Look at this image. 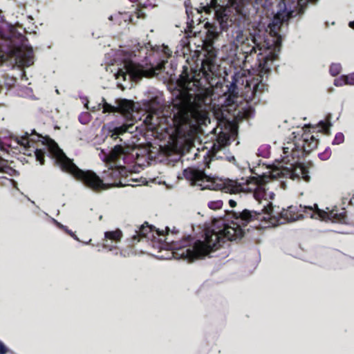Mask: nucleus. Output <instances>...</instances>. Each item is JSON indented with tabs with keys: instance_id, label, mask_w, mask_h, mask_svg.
Here are the masks:
<instances>
[{
	"instance_id": "nucleus-26",
	"label": "nucleus",
	"mask_w": 354,
	"mask_h": 354,
	"mask_svg": "<svg viewBox=\"0 0 354 354\" xmlns=\"http://www.w3.org/2000/svg\"><path fill=\"white\" fill-rule=\"evenodd\" d=\"M103 248L111 251L116 248V245L113 244L112 242L109 243V240L106 239L103 243Z\"/></svg>"
},
{
	"instance_id": "nucleus-25",
	"label": "nucleus",
	"mask_w": 354,
	"mask_h": 354,
	"mask_svg": "<svg viewBox=\"0 0 354 354\" xmlns=\"http://www.w3.org/2000/svg\"><path fill=\"white\" fill-rule=\"evenodd\" d=\"M334 84L336 86H342L344 85H347L346 83V77L345 75H342L338 78H336L334 80Z\"/></svg>"
},
{
	"instance_id": "nucleus-1",
	"label": "nucleus",
	"mask_w": 354,
	"mask_h": 354,
	"mask_svg": "<svg viewBox=\"0 0 354 354\" xmlns=\"http://www.w3.org/2000/svg\"><path fill=\"white\" fill-rule=\"evenodd\" d=\"M279 178H289L292 180H304L309 182L310 176L307 169L301 164H281L276 166L268 174H263L247 179L245 183L230 181L226 186L227 192L236 194L246 191L253 192L254 198L262 206L260 211H251L247 209L225 210V216L231 219L230 223L224 220L218 221L223 229L206 230L205 241H196L192 243L188 236L180 244L174 245V257L188 261L203 258L217 250L224 239L227 241L240 240L245 232V227L255 221H260L264 227H275L288 222L301 219L304 216L297 212V207L290 206L287 209L279 210L274 207L272 201L274 197L270 190L272 183L270 180Z\"/></svg>"
},
{
	"instance_id": "nucleus-23",
	"label": "nucleus",
	"mask_w": 354,
	"mask_h": 354,
	"mask_svg": "<svg viewBox=\"0 0 354 354\" xmlns=\"http://www.w3.org/2000/svg\"><path fill=\"white\" fill-rule=\"evenodd\" d=\"M342 71V66L340 64H332L330 67V73L333 76H337Z\"/></svg>"
},
{
	"instance_id": "nucleus-19",
	"label": "nucleus",
	"mask_w": 354,
	"mask_h": 354,
	"mask_svg": "<svg viewBox=\"0 0 354 354\" xmlns=\"http://www.w3.org/2000/svg\"><path fill=\"white\" fill-rule=\"evenodd\" d=\"M105 239L111 240L115 241L118 243L120 241L122 237V232L120 230L114 231H108L104 233Z\"/></svg>"
},
{
	"instance_id": "nucleus-18",
	"label": "nucleus",
	"mask_w": 354,
	"mask_h": 354,
	"mask_svg": "<svg viewBox=\"0 0 354 354\" xmlns=\"http://www.w3.org/2000/svg\"><path fill=\"white\" fill-rule=\"evenodd\" d=\"M151 227L146 223V225H142L138 230H135L136 234L133 236V239L137 241H140V238L147 237L149 232H151Z\"/></svg>"
},
{
	"instance_id": "nucleus-29",
	"label": "nucleus",
	"mask_w": 354,
	"mask_h": 354,
	"mask_svg": "<svg viewBox=\"0 0 354 354\" xmlns=\"http://www.w3.org/2000/svg\"><path fill=\"white\" fill-rule=\"evenodd\" d=\"M228 203L232 208H234L237 206V202L235 199H230Z\"/></svg>"
},
{
	"instance_id": "nucleus-20",
	"label": "nucleus",
	"mask_w": 354,
	"mask_h": 354,
	"mask_svg": "<svg viewBox=\"0 0 354 354\" xmlns=\"http://www.w3.org/2000/svg\"><path fill=\"white\" fill-rule=\"evenodd\" d=\"M332 124L330 122V116H328L326 121H320L318 124L319 131L323 132L326 135L330 134V127Z\"/></svg>"
},
{
	"instance_id": "nucleus-31",
	"label": "nucleus",
	"mask_w": 354,
	"mask_h": 354,
	"mask_svg": "<svg viewBox=\"0 0 354 354\" xmlns=\"http://www.w3.org/2000/svg\"><path fill=\"white\" fill-rule=\"evenodd\" d=\"M64 231H65L66 233H68L71 236H74V233H73L71 230H68L67 227H66V229L64 230Z\"/></svg>"
},
{
	"instance_id": "nucleus-4",
	"label": "nucleus",
	"mask_w": 354,
	"mask_h": 354,
	"mask_svg": "<svg viewBox=\"0 0 354 354\" xmlns=\"http://www.w3.org/2000/svg\"><path fill=\"white\" fill-rule=\"evenodd\" d=\"M244 5L245 0H205V3H201L197 9L198 12H204L207 15L214 13V19L219 25L218 29L215 24L210 22L205 24V28L207 30L206 39L209 46L217 39L221 31L227 29L231 10L241 14Z\"/></svg>"
},
{
	"instance_id": "nucleus-38",
	"label": "nucleus",
	"mask_w": 354,
	"mask_h": 354,
	"mask_svg": "<svg viewBox=\"0 0 354 354\" xmlns=\"http://www.w3.org/2000/svg\"><path fill=\"white\" fill-rule=\"evenodd\" d=\"M339 137L342 138L343 137L342 134H339Z\"/></svg>"
},
{
	"instance_id": "nucleus-11",
	"label": "nucleus",
	"mask_w": 354,
	"mask_h": 354,
	"mask_svg": "<svg viewBox=\"0 0 354 354\" xmlns=\"http://www.w3.org/2000/svg\"><path fill=\"white\" fill-rule=\"evenodd\" d=\"M318 139L310 133H304L296 138L293 142H288L283 147V153L288 156L291 153L293 158L299 156V153H310L317 148Z\"/></svg>"
},
{
	"instance_id": "nucleus-33",
	"label": "nucleus",
	"mask_w": 354,
	"mask_h": 354,
	"mask_svg": "<svg viewBox=\"0 0 354 354\" xmlns=\"http://www.w3.org/2000/svg\"><path fill=\"white\" fill-rule=\"evenodd\" d=\"M22 79L23 80H28L26 74V73L24 71L22 73Z\"/></svg>"
},
{
	"instance_id": "nucleus-8",
	"label": "nucleus",
	"mask_w": 354,
	"mask_h": 354,
	"mask_svg": "<svg viewBox=\"0 0 354 354\" xmlns=\"http://www.w3.org/2000/svg\"><path fill=\"white\" fill-rule=\"evenodd\" d=\"M158 50L162 52L166 56V59L170 57L172 54V50L164 44L158 47ZM167 63V59H162L155 68H144L142 66L137 64L133 62H126L123 67L118 69L115 74V77L118 80V83H120V80L123 81L129 80V81L136 82L142 77H153L157 74V71H162Z\"/></svg>"
},
{
	"instance_id": "nucleus-6",
	"label": "nucleus",
	"mask_w": 354,
	"mask_h": 354,
	"mask_svg": "<svg viewBox=\"0 0 354 354\" xmlns=\"http://www.w3.org/2000/svg\"><path fill=\"white\" fill-rule=\"evenodd\" d=\"M10 28V34L6 35L0 32V64L8 61L12 67L24 69L34 64L32 48L25 44L18 46L13 39L15 28L3 24Z\"/></svg>"
},
{
	"instance_id": "nucleus-27",
	"label": "nucleus",
	"mask_w": 354,
	"mask_h": 354,
	"mask_svg": "<svg viewBox=\"0 0 354 354\" xmlns=\"http://www.w3.org/2000/svg\"><path fill=\"white\" fill-rule=\"evenodd\" d=\"M346 77V83L347 85L354 86V73H351Z\"/></svg>"
},
{
	"instance_id": "nucleus-22",
	"label": "nucleus",
	"mask_w": 354,
	"mask_h": 354,
	"mask_svg": "<svg viewBox=\"0 0 354 354\" xmlns=\"http://www.w3.org/2000/svg\"><path fill=\"white\" fill-rule=\"evenodd\" d=\"M102 113H115L118 112V107L117 106L111 105L106 102L104 98H102Z\"/></svg>"
},
{
	"instance_id": "nucleus-12",
	"label": "nucleus",
	"mask_w": 354,
	"mask_h": 354,
	"mask_svg": "<svg viewBox=\"0 0 354 354\" xmlns=\"http://www.w3.org/2000/svg\"><path fill=\"white\" fill-rule=\"evenodd\" d=\"M184 177L192 186L200 187L201 189H214V185L203 171L188 168L183 171Z\"/></svg>"
},
{
	"instance_id": "nucleus-35",
	"label": "nucleus",
	"mask_w": 354,
	"mask_h": 354,
	"mask_svg": "<svg viewBox=\"0 0 354 354\" xmlns=\"http://www.w3.org/2000/svg\"><path fill=\"white\" fill-rule=\"evenodd\" d=\"M91 241V239H89V241L88 242H85L84 243L85 244H88Z\"/></svg>"
},
{
	"instance_id": "nucleus-3",
	"label": "nucleus",
	"mask_w": 354,
	"mask_h": 354,
	"mask_svg": "<svg viewBox=\"0 0 354 354\" xmlns=\"http://www.w3.org/2000/svg\"><path fill=\"white\" fill-rule=\"evenodd\" d=\"M40 138L43 139L41 141L42 144L45 145L46 150L52 155L55 160V163L62 171L70 174L75 179L83 183L86 187L93 191L99 192L109 187L95 172L90 170L83 171L80 169L73 162V160L66 156L54 140L48 138L42 137L37 133L35 130H32L31 133L25 132L20 138H17V143L24 147V154L32 156L34 153L37 160L41 165H44L45 162V151L34 146V144L39 141Z\"/></svg>"
},
{
	"instance_id": "nucleus-37",
	"label": "nucleus",
	"mask_w": 354,
	"mask_h": 354,
	"mask_svg": "<svg viewBox=\"0 0 354 354\" xmlns=\"http://www.w3.org/2000/svg\"><path fill=\"white\" fill-rule=\"evenodd\" d=\"M218 129H214V131H215V133H216V131H218Z\"/></svg>"
},
{
	"instance_id": "nucleus-17",
	"label": "nucleus",
	"mask_w": 354,
	"mask_h": 354,
	"mask_svg": "<svg viewBox=\"0 0 354 354\" xmlns=\"http://www.w3.org/2000/svg\"><path fill=\"white\" fill-rule=\"evenodd\" d=\"M117 106L118 107V112L130 114L133 111L134 104L131 100L120 99L117 102Z\"/></svg>"
},
{
	"instance_id": "nucleus-36",
	"label": "nucleus",
	"mask_w": 354,
	"mask_h": 354,
	"mask_svg": "<svg viewBox=\"0 0 354 354\" xmlns=\"http://www.w3.org/2000/svg\"><path fill=\"white\" fill-rule=\"evenodd\" d=\"M266 2H268V3H270L272 0H266Z\"/></svg>"
},
{
	"instance_id": "nucleus-24",
	"label": "nucleus",
	"mask_w": 354,
	"mask_h": 354,
	"mask_svg": "<svg viewBox=\"0 0 354 354\" xmlns=\"http://www.w3.org/2000/svg\"><path fill=\"white\" fill-rule=\"evenodd\" d=\"M222 206H223V201H220V200L210 201L208 203V207L211 209H214V210L219 209L222 207Z\"/></svg>"
},
{
	"instance_id": "nucleus-34",
	"label": "nucleus",
	"mask_w": 354,
	"mask_h": 354,
	"mask_svg": "<svg viewBox=\"0 0 354 354\" xmlns=\"http://www.w3.org/2000/svg\"><path fill=\"white\" fill-rule=\"evenodd\" d=\"M74 239L78 241H80V240L79 239V238L74 234V236H72Z\"/></svg>"
},
{
	"instance_id": "nucleus-14",
	"label": "nucleus",
	"mask_w": 354,
	"mask_h": 354,
	"mask_svg": "<svg viewBox=\"0 0 354 354\" xmlns=\"http://www.w3.org/2000/svg\"><path fill=\"white\" fill-rule=\"evenodd\" d=\"M229 141L230 136L228 133H223L221 129H220L216 137L215 142L213 143L211 148L212 158H219L220 156H217V153L229 144Z\"/></svg>"
},
{
	"instance_id": "nucleus-28",
	"label": "nucleus",
	"mask_w": 354,
	"mask_h": 354,
	"mask_svg": "<svg viewBox=\"0 0 354 354\" xmlns=\"http://www.w3.org/2000/svg\"><path fill=\"white\" fill-rule=\"evenodd\" d=\"M8 352V348L5 346V344L0 341V354H6Z\"/></svg>"
},
{
	"instance_id": "nucleus-32",
	"label": "nucleus",
	"mask_w": 354,
	"mask_h": 354,
	"mask_svg": "<svg viewBox=\"0 0 354 354\" xmlns=\"http://www.w3.org/2000/svg\"><path fill=\"white\" fill-rule=\"evenodd\" d=\"M348 26L350 28L354 29V20L353 21H350Z\"/></svg>"
},
{
	"instance_id": "nucleus-16",
	"label": "nucleus",
	"mask_w": 354,
	"mask_h": 354,
	"mask_svg": "<svg viewBox=\"0 0 354 354\" xmlns=\"http://www.w3.org/2000/svg\"><path fill=\"white\" fill-rule=\"evenodd\" d=\"M227 90L225 91V95L227 96L228 103L234 104L235 99L239 95V89L236 82H232L226 86Z\"/></svg>"
},
{
	"instance_id": "nucleus-13",
	"label": "nucleus",
	"mask_w": 354,
	"mask_h": 354,
	"mask_svg": "<svg viewBox=\"0 0 354 354\" xmlns=\"http://www.w3.org/2000/svg\"><path fill=\"white\" fill-rule=\"evenodd\" d=\"M266 89V85L263 82L261 79L256 78L247 81L245 85L246 100L252 101L257 99V102H259V96Z\"/></svg>"
},
{
	"instance_id": "nucleus-39",
	"label": "nucleus",
	"mask_w": 354,
	"mask_h": 354,
	"mask_svg": "<svg viewBox=\"0 0 354 354\" xmlns=\"http://www.w3.org/2000/svg\"><path fill=\"white\" fill-rule=\"evenodd\" d=\"M140 15H141V14L139 12V13H138V17H140Z\"/></svg>"
},
{
	"instance_id": "nucleus-7",
	"label": "nucleus",
	"mask_w": 354,
	"mask_h": 354,
	"mask_svg": "<svg viewBox=\"0 0 354 354\" xmlns=\"http://www.w3.org/2000/svg\"><path fill=\"white\" fill-rule=\"evenodd\" d=\"M318 0H281L278 4V10L274 15L271 22L268 25L270 29V41L279 39V52L281 46V37L280 35L281 29L287 26L290 18L301 15L310 2H316Z\"/></svg>"
},
{
	"instance_id": "nucleus-5",
	"label": "nucleus",
	"mask_w": 354,
	"mask_h": 354,
	"mask_svg": "<svg viewBox=\"0 0 354 354\" xmlns=\"http://www.w3.org/2000/svg\"><path fill=\"white\" fill-rule=\"evenodd\" d=\"M250 39L243 38L241 32L236 36V39L241 43V49L247 58L248 55H252L258 53L261 73H268L272 66V62L279 55V39L270 43L268 39H266L265 32L260 30H254L250 33Z\"/></svg>"
},
{
	"instance_id": "nucleus-21",
	"label": "nucleus",
	"mask_w": 354,
	"mask_h": 354,
	"mask_svg": "<svg viewBox=\"0 0 354 354\" xmlns=\"http://www.w3.org/2000/svg\"><path fill=\"white\" fill-rule=\"evenodd\" d=\"M0 172L13 176L16 171L8 166L7 160L0 158Z\"/></svg>"
},
{
	"instance_id": "nucleus-40",
	"label": "nucleus",
	"mask_w": 354,
	"mask_h": 354,
	"mask_svg": "<svg viewBox=\"0 0 354 354\" xmlns=\"http://www.w3.org/2000/svg\"><path fill=\"white\" fill-rule=\"evenodd\" d=\"M109 19H110V20H112V16H111V17H109Z\"/></svg>"
},
{
	"instance_id": "nucleus-10",
	"label": "nucleus",
	"mask_w": 354,
	"mask_h": 354,
	"mask_svg": "<svg viewBox=\"0 0 354 354\" xmlns=\"http://www.w3.org/2000/svg\"><path fill=\"white\" fill-rule=\"evenodd\" d=\"M303 212L309 214L312 218H320L325 221L345 224L347 222L346 210L344 208L339 209L335 206L332 208L326 207L325 209H319L318 205L315 204L313 207H304Z\"/></svg>"
},
{
	"instance_id": "nucleus-2",
	"label": "nucleus",
	"mask_w": 354,
	"mask_h": 354,
	"mask_svg": "<svg viewBox=\"0 0 354 354\" xmlns=\"http://www.w3.org/2000/svg\"><path fill=\"white\" fill-rule=\"evenodd\" d=\"M216 66L213 59L206 58L199 71H188L187 67L178 80V89L172 106L162 111L150 110L144 122L151 130L160 129L178 136L195 133L203 125L210 123L207 109L210 106L212 91L207 84L213 85L216 76Z\"/></svg>"
},
{
	"instance_id": "nucleus-9",
	"label": "nucleus",
	"mask_w": 354,
	"mask_h": 354,
	"mask_svg": "<svg viewBox=\"0 0 354 354\" xmlns=\"http://www.w3.org/2000/svg\"><path fill=\"white\" fill-rule=\"evenodd\" d=\"M134 149L135 147L133 145L126 142L115 145L104 158L105 161L111 165V167L104 171L103 179L116 180L122 176V172L124 171V167L121 166L122 160L124 162L126 157Z\"/></svg>"
},
{
	"instance_id": "nucleus-15",
	"label": "nucleus",
	"mask_w": 354,
	"mask_h": 354,
	"mask_svg": "<svg viewBox=\"0 0 354 354\" xmlns=\"http://www.w3.org/2000/svg\"><path fill=\"white\" fill-rule=\"evenodd\" d=\"M132 127V125H122L120 127H113L112 125H107V136L110 137L113 140L120 138V141L122 142V138L120 136L129 131V129Z\"/></svg>"
},
{
	"instance_id": "nucleus-30",
	"label": "nucleus",
	"mask_w": 354,
	"mask_h": 354,
	"mask_svg": "<svg viewBox=\"0 0 354 354\" xmlns=\"http://www.w3.org/2000/svg\"><path fill=\"white\" fill-rule=\"evenodd\" d=\"M53 223H55V225L60 229H62V230H65L66 229V226H64V225H62V223H60L59 222H58L57 220H55V218H53L52 219Z\"/></svg>"
}]
</instances>
